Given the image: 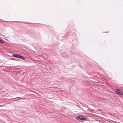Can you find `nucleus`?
<instances>
[{
  "instance_id": "3",
  "label": "nucleus",
  "mask_w": 123,
  "mask_h": 123,
  "mask_svg": "<svg viewBox=\"0 0 123 123\" xmlns=\"http://www.w3.org/2000/svg\"><path fill=\"white\" fill-rule=\"evenodd\" d=\"M76 118L78 120L79 119L81 120H84L86 119V118L84 117L83 116H78L76 117Z\"/></svg>"
},
{
  "instance_id": "4",
  "label": "nucleus",
  "mask_w": 123,
  "mask_h": 123,
  "mask_svg": "<svg viewBox=\"0 0 123 123\" xmlns=\"http://www.w3.org/2000/svg\"><path fill=\"white\" fill-rule=\"evenodd\" d=\"M4 42L0 39V43H4Z\"/></svg>"
},
{
  "instance_id": "2",
  "label": "nucleus",
  "mask_w": 123,
  "mask_h": 123,
  "mask_svg": "<svg viewBox=\"0 0 123 123\" xmlns=\"http://www.w3.org/2000/svg\"><path fill=\"white\" fill-rule=\"evenodd\" d=\"M117 91H115L116 93L119 95H123V93H122L120 90L118 89H116Z\"/></svg>"
},
{
  "instance_id": "1",
  "label": "nucleus",
  "mask_w": 123,
  "mask_h": 123,
  "mask_svg": "<svg viewBox=\"0 0 123 123\" xmlns=\"http://www.w3.org/2000/svg\"><path fill=\"white\" fill-rule=\"evenodd\" d=\"M12 56L18 58L22 60H25V58L23 56L19 55L18 54H13Z\"/></svg>"
}]
</instances>
